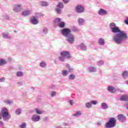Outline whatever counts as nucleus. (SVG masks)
<instances>
[{
    "label": "nucleus",
    "mask_w": 128,
    "mask_h": 128,
    "mask_svg": "<svg viewBox=\"0 0 128 128\" xmlns=\"http://www.w3.org/2000/svg\"><path fill=\"white\" fill-rule=\"evenodd\" d=\"M79 46L82 50H84V51L86 50V48H87L86 45H85L84 44L81 43L79 45Z\"/></svg>",
    "instance_id": "nucleus-22"
},
{
    "label": "nucleus",
    "mask_w": 128,
    "mask_h": 128,
    "mask_svg": "<svg viewBox=\"0 0 128 128\" xmlns=\"http://www.w3.org/2000/svg\"><path fill=\"white\" fill-rule=\"evenodd\" d=\"M20 128H26V123L23 122L19 126Z\"/></svg>",
    "instance_id": "nucleus-38"
},
{
    "label": "nucleus",
    "mask_w": 128,
    "mask_h": 128,
    "mask_svg": "<svg viewBox=\"0 0 128 128\" xmlns=\"http://www.w3.org/2000/svg\"><path fill=\"white\" fill-rule=\"evenodd\" d=\"M35 16L38 18H40L44 16V14H42V13H36L35 14Z\"/></svg>",
    "instance_id": "nucleus-39"
},
{
    "label": "nucleus",
    "mask_w": 128,
    "mask_h": 128,
    "mask_svg": "<svg viewBox=\"0 0 128 128\" xmlns=\"http://www.w3.org/2000/svg\"><path fill=\"white\" fill-rule=\"evenodd\" d=\"M120 100L122 102H128V96L122 95V96H121Z\"/></svg>",
    "instance_id": "nucleus-23"
},
{
    "label": "nucleus",
    "mask_w": 128,
    "mask_h": 128,
    "mask_svg": "<svg viewBox=\"0 0 128 128\" xmlns=\"http://www.w3.org/2000/svg\"><path fill=\"white\" fill-rule=\"evenodd\" d=\"M68 102H69L70 106H74V102L72 100H68Z\"/></svg>",
    "instance_id": "nucleus-45"
},
{
    "label": "nucleus",
    "mask_w": 128,
    "mask_h": 128,
    "mask_svg": "<svg viewBox=\"0 0 128 128\" xmlns=\"http://www.w3.org/2000/svg\"><path fill=\"white\" fill-rule=\"evenodd\" d=\"M39 20L38 18L35 16H33L30 18V22L32 24H38L39 22Z\"/></svg>",
    "instance_id": "nucleus-12"
},
{
    "label": "nucleus",
    "mask_w": 128,
    "mask_h": 128,
    "mask_svg": "<svg viewBox=\"0 0 128 128\" xmlns=\"http://www.w3.org/2000/svg\"><path fill=\"white\" fill-rule=\"evenodd\" d=\"M101 108L102 110H108V106L106 102L101 104Z\"/></svg>",
    "instance_id": "nucleus-25"
},
{
    "label": "nucleus",
    "mask_w": 128,
    "mask_h": 128,
    "mask_svg": "<svg viewBox=\"0 0 128 128\" xmlns=\"http://www.w3.org/2000/svg\"><path fill=\"white\" fill-rule=\"evenodd\" d=\"M0 88H1V87H0Z\"/></svg>",
    "instance_id": "nucleus-58"
},
{
    "label": "nucleus",
    "mask_w": 128,
    "mask_h": 128,
    "mask_svg": "<svg viewBox=\"0 0 128 128\" xmlns=\"http://www.w3.org/2000/svg\"><path fill=\"white\" fill-rule=\"evenodd\" d=\"M61 32L64 36L66 38L68 36H70V34H72V30L68 28H64L61 30Z\"/></svg>",
    "instance_id": "nucleus-5"
},
{
    "label": "nucleus",
    "mask_w": 128,
    "mask_h": 128,
    "mask_svg": "<svg viewBox=\"0 0 128 128\" xmlns=\"http://www.w3.org/2000/svg\"><path fill=\"white\" fill-rule=\"evenodd\" d=\"M90 102H91V104H94V106H96V104H98V102L96 100H91Z\"/></svg>",
    "instance_id": "nucleus-41"
},
{
    "label": "nucleus",
    "mask_w": 128,
    "mask_h": 128,
    "mask_svg": "<svg viewBox=\"0 0 128 128\" xmlns=\"http://www.w3.org/2000/svg\"><path fill=\"white\" fill-rule=\"evenodd\" d=\"M97 64L98 66H102V64H104V61L102 60H100L97 62Z\"/></svg>",
    "instance_id": "nucleus-43"
},
{
    "label": "nucleus",
    "mask_w": 128,
    "mask_h": 128,
    "mask_svg": "<svg viewBox=\"0 0 128 128\" xmlns=\"http://www.w3.org/2000/svg\"><path fill=\"white\" fill-rule=\"evenodd\" d=\"M40 6H44V8H46L50 6V3L46 1H40Z\"/></svg>",
    "instance_id": "nucleus-16"
},
{
    "label": "nucleus",
    "mask_w": 128,
    "mask_h": 128,
    "mask_svg": "<svg viewBox=\"0 0 128 128\" xmlns=\"http://www.w3.org/2000/svg\"><path fill=\"white\" fill-rule=\"evenodd\" d=\"M74 35L73 34H71L66 37V41L70 44H74Z\"/></svg>",
    "instance_id": "nucleus-6"
},
{
    "label": "nucleus",
    "mask_w": 128,
    "mask_h": 128,
    "mask_svg": "<svg viewBox=\"0 0 128 128\" xmlns=\"http://www.w3.org/2000/svg\"><path fill=\"white\" fill-rule=\"evenodd\" d=\"M98 14L100 16H106V14H108V11L104 9L100 8Z\"/></svg>",
    "instance_id": "nucleus-15"
},
{
    "label": "nucleus",
    "mask_w": 128,
    "mask_h": 128,
    "mask_svg": "<svg viewBox=\"0 0 128 128\" xmlns=\"http://www.w3.org/2000/svg\"><path fill=\"white\" fill-rule=\"evenodd\" d=\"M124 23L126 24H127V26H128V17L126 18L125 20Z\"/></svg>",
    "instance_id": "nucleus-50"
},
{
    "label": "nucleus",
    "mask_w": 128,
    "mask_h": 128,
    "mask_svg": "<svg viewBox=\"0 0 128 128\" xmlns=\"http://www.w3.org/2000/svg\"><path fill=\"white\" fill-rule=\"evenodd\" d=\"M65 66L68 70V72H72L74 70V68L70 66V64H66Z\"/></svg>",
    "instance_id": "nucleus-21"
},
{
    "label": "nucleus",
    "mask_w": 128,
    "mask_h": 128,
    "mask_svg": "<svg viewBox=\"0 0 128 128\" xmlns=\"http://www.w3.org/2000/svg\"><path fill=\"white\" fill-rule=\"evenodd\" d=\"M4 126V122H2V120H0V128H2Z\"/></svg>",
    "instance_id": "nucleus-51"
},
{
    "label": "nucleus",
    "mask_w": 128,
    "mask_h": 128,
    "mask_svg": "<svg viewBox=\"0 0 128 128\" xmlns=\"http://www.w3.org/2000/svg\"><path fill=\"white\" fill-rule=\"evenodd\" d=\"M40 68H46V62L44 61H41V62L40 63Z\"/></svg>",
    "instance_id": "nucleus-27"
},
{
    "label": "nucleus",
    "mask_w": 128,
    "mask_h": 128,
    "mask_svg": "<svg viewBox=\"0 0 128 128\" xmlns=\"http://www.w3.org/2000/svg\"><path fill=\"white\" fill-rule=\"evenodd\" d=\"M44 120H48V117H45L44 118Z\"/></svg>",
    "instance_id": "nucleus-53"
},
{
    "label": "nucleus",
    "mask_w": 128,
    "mask_h": 128,
    "mask_svg": "<svg viewBox=\"0 0 128 128\" xmlns=\"http://www.w3.org/2000/svg\"><path fill=\"white\" fill-rule=\"evenodd\" d=\"M98 44L100 46H104L106 44V42L103 38H100L98 39Z\"/></svg>",
    "instance_id": "nucleus-18"
},
{
    "label": "nucleus",
    "mask_w": 128,
    "mask_h": 128,
    "mask_svg": "<svg viewBox=\"0 0 128 128\" xmlns=\"http://www.w3.org/2000/svg\"><path fill=\"white\" fill-rule=\"evenodd\" d=\"M48 30L46 28H44L42 30V32L44 34H48Z\"/></svg>",
    "instance_id": "nucleus-34"
},
{
    "label": "nucleus",
    "mask_w": 128,
    "mask_h": 128,
    "mask_svg": "<svg viewBox=\"0 0 128 128\" xmlns=\"http://www.w3.org/2000/svg\"><path fill=\"white\" fill-rule=\"evenodd\" d=\"M2 36L4 38H6V40H10V38H12V36H10V33L8 32L2 33Z\"/></svg>",
    "instance_id": "nucleus-14"
},
{
    "label": "nucleus",
    "mask_w": 128,
    "mask_h": 128,
    "mask_svg": "<svg viewBox=\"0 0 128 128\" xmlns=\"http://www.w3.org/2000/svg\"><path fill=\"white\" fill-rule=\"evenodd\" d=\"M32 120L34 122H40V116L38 114H34L32 117Z\"/></svg>",
    "instance_id": "nucleus-11"
},
{
    "label": "nucleus",
    "mask_w": 128,
    "mask_h": 128,
    "mask_svg": "<svg viewBox=\"0 0 128 128\" xmlns=\"http://www.w3.org/2000/svg\"><path fill=\"white\" fill-rule=\"evenodd\" d=\"M31 88H32V90H34V88L33 87H32Z\"/></svg>",
    "instance_id": "nucleus-55"
},
{
    "label": "nucleus",
    "mask_w": 128,
    "mask_h": 128,
    "mask_svg": "<svg viewBox=\"0 0 128 128\" xmlns=\"http://www.w3.org/2000/svg\"><path fill=\"white\" fill-rule=\"evenodd\" d=\"M3 18L5 20H9V18H10V17L8 15H6V14L4 15L3 16Z\"/></svg>",
    "instance_id": "nucleus-47"
},
{
    "label": "nucleus",
    "mask_w": 128,
    "mask_h": 128,
    "mask_svg": "<svg viewBox=\"0 0 128 128\" xmlns=\"http://www.w3.org/2000/svg\"><path fill=\"white\" fill-rule=\"evenodd\" d=\"M0 112L2 114L4 120H10V118H12V116L10 114L8 109L6 108H2Z\"/></svg>",
    "instance_id": "nucleus-3"
},
{
    "label": "nucleus",
    "mask_w": 128,
    "mask_h": 128,
    "mask_svg": "<svg viewBox=\"0 0 128 128\" xmlns=\"http://www.w3.org/2000/svg\"><path fill=\"white\" fill-rule=\"evenodd\" d=\"M36 114H42V112L38 108L36 109Z\"/></svg>",
    "instance_id": "nucleus-42"
},
{
    "label": "nucleus",
    "mask_w": 128,
    "mask_h": 128,
    "mask_svg": "<svg viewBox=\"0 0 128 128\" xmlns=\"http://www.w3.org/2000/svg\"><path fill=\"white\" fill-rule=\"evenodd\" d=\"M60 56L58 57V60L62 62H66V58L70 60L72 58L70 52L67 50H64L60 52Z\"/></svg>",
    "instance_id": "nucleus-2"
},
{
    "label": "nucleus",
    "mask_w": 128,
    "mask_h": 128,
    "mask_svg": "<svg viewBox=\"0 0 128 128\" xmlns=\"http://www.w3.org/2000/svg\"><path fill=\"white\" fill-rule=\"evenodd\" d=\"M75 10L78 14H82L84 12V8L82 5H78L76 7Z\"/></svg>",
    "instance_id": "nucleus-9"
},
{
    "label": "nucleus",
    "mask_w": 128,
    "mask_h": 128,
    "mask_svg": "<svg viewBox=\"0 0 128 128\" xmlns=\"http://www.w3.org/2000/svg\"><path fill=\"white\" fill-rule=\"evenodd\" d=\"M122 78L124 80H126L128 78V71H124L122 73Z\"/></svg>",
    "instance_id": "nucleus-24"
},
{
    "label": "nucleus",
    "mask_w": 128,
    "mask_h": 128,
    "mask_svg": "<svg viewBox=\"0 0 128 128\" xmlns=\"http://www.w3.org/2000/svg\"><path fill=\"white\" fill-rule=\"evenodd\" d=\"M32 14V11L30 10H25L22 12V15H23L24 16H30Z\"/></svg>",
    "instance_id": "nucleus-19"
},
{
    "label": "nucleus",
    "mask_w": 128,
    "mask_h": 128,
    "mask_svg": "<svg viewBox=\"0 0 128 128\" xmlns=\"http://www.w3.org/2000/svg\"><path fill=\"white\" fill-rule=\"evenodd\" d=\"M109 28L112 32L116 34L113 36V40L116 44H122L124 42L128 40V36L126 33L124 31L120 30V28L116 26V23H110L109 24Z\"/></svg>",
    "instance_id": "nucleus-1"
},
{
    "label": "nucleus",
    "mask_w": 128,
    "mask_h": 128,
    "mask_svg": "<svg viewBox=\"0 0 128 128\" xmlns=\"http://www.w3.org/2000/svg\"><path fill=\"white\" fill-rule=\"evenodd\" d=\"M17 84H18V86H22V82H18L17 83Z\"/></svg>",
    "instance_id": "nucleus-52"
},
{
    "label": "nucleus",
    "mask_w": 128,
    "mask_h": 128,
    "mask_svg": "<svg viewBox=\"0 0 128 128\" xmlns=\"http://www.w3.org/2000/svg\"><path fill=\"white\" fill-rule=\"evenodd\" d=\"M127 110H128V106L126 107Z\"/></svg>",
    "instance_id": "nucleus-56"
},
{
    "label": "nucleus",
    "mask_w": 128,
    "mask_h": 128,
    "mask_svg": "<svg viewBox=\"0 0 128 128\" xmlns=\"http://www.w3.org/2000/svg\"><path fill=\"white\" fill-rule=\"evenodd\" d=\"M62 20L60 19V18H56L54 20V22H55V24H60V22Z\"/></svg>",
    "instance_id": "nucleus-40"
},
{
    "label": "nucleus",
    "mask_w": 128,
    "mask_h": 128,
    "mask_svg": "<svg viewBox=\"0 0 128 128\" xmlns=\"http://www.w3.org/2000/svg\"><path fill=\"white\" fill-rule=\"evenodd\" d=\"M4 0V2H6L7 0Z\"/></svg>",
    "instance_id": "nucleus-57"
},
{
    "label": "nucleus",
    "mask_w": 128,
    "mask_h": 128,
    "mask_svg": "<svg viewBox=\"0 0 128 128\" xmlns=\"http://www.w3.org/2000/svg\"><path fill=\"white\" fill-rule=\"evenodd\" d=\"M22 109L20 108H18L17 110H16V114L17 115H20V114H22Z\"/></svg>",
    "instance_id": "nucleus-37"
},
{
    "label": "nucleus",
    "mask_w": 128,
    "mask_h": 128,
    "mask_svg": "<svg viewBox=\"0 0 128 128\" xmlns=\"http://www.w3.org/2000/svg\"><path fill=\"white\" fill-rule=\"evenodd\" d=\"M22 10V6L20 4H15L13 6L14 12H20Z\"/></svg>",
    "instance_id": "nucleus-8"
},
{
    "label": "nucleus",
    "mask_w": 128,
    "mask_h": 128,
    "mask_svg": "<svg viewBox=\"0 0 128 128\" xmlns=\"http://www.w3.org/2000/svg\"><path fill=\"white\" fill-rule=\"evenodd\" d=\"M72 31L74 32H80V29L76 26H74L72 28Z\"/></svg>",
    "instance_id": "nucleus-36"
},
{
    "label": "nucleus",
    "mask_w": 128,
    "mask_h": 128,
    "mask_svg": "<svg viewBox=\"0 0 128 128\" xmlns=\"http://www.w3.org/2000/svg\"><path fill=\"white\" fill-rule=\"evenodd\" d=\"M68 74V70H64L62 71V76H66Z\"/></svg>",
    "instance_id": "nucleus-33"
},
{
    "label": "nucleus",
    "mask_w": 128,
    "mask_h": 128,
    "mask_svg": "<svg viewBox=\"0 0 128 128\" xmlns=\"http://www.w3.org/2000/svg\"><path fill=\"white\" fill-rule=\"evenodd\" d=\"M108 91L110 92H111L112 94H114L116 90H118L119 92H120V89H116L114 87L112 86H108Z\"/></svg>",
    "instance_id": "nucleus-13"
},
{
    "label": "nucleus",
    "mask_w": 128,
    "mask_h": 128,
    "mask_svg": "<svg viewBox=\"0 0 128 128\" xmlns=\"http://www.w3.org/2000/svg\"><path fill=\"white\" fill-rule=\"evenodd\" d=\"M77 22L79 24V26H82L86 22V20L83 18H79L77 20Z\"/></svg>",
    "instance_id": "nucleus-17"
},
{
    "label": "nucleus",
    "mask_w": 128,
    "mask_h": 128,
    "mask_svg": "<svg viewBox=\"0 0 128 128\" xmlns=\"http://www.w3.org/2000/svg\"><path fill=\"white\" fill-rule=\"evenodd\" d=\"M118 120L120 122H126V117L122 114H119L117 116Z\"/></svg>",
    "instance_id": "nucleus-10"
},
{
    "label": "nucleus",
    "mask_w": 128,
    "mask_h": 128,
    "mask_svg": "<svg viewBox=\"0 0 128 128\" xmlns=\"http://www.w3.org/2000/svg\"><path fill=\"white\" fill-rule=\"evenodd\" d=\"M88 71L89 72H96V69L94 66H90L88 68Z\"/></svg>",
    "instance_id": "nucleus-26"
},
{
    "label": "nucleus",
    "mask_w": 128,
    "mask_h": 128,
    "mask_svg": "<svg viewBox=\"0 0 128 128\" xmlns=\"http://www.w3.org/2000/svg\"><path fill=\"white\" fill-rule=\"evenodd\" d=\"M97 124H98V126H100L102 124L100 122H98L97 123Z\"/></svg>",
    "instance_id": "nucleus-54"
},
{
    "label": "nucleus",
    "mask_w": 128,
    "mask_h": 128,
    "mask_svg": "<svg viewBox=\"0 0 128 128\" xmlns=\"http://www.w3.org/2000/svg\"><path fill=\"white\" fill-rule=\"evenodd\" d=\"M62 2H64V4H68L70 2V0H62Z\"/></svg>",
    "instance_id": "nucleus-48"
},
{
    "label": "nucleus",
    "mask_w": 128,
    "mask_h": 128,
    "mask_svg": "<svg viewBox=\"0 0 128 128\" xmlns=\"http://www.w3.org/2000/svg\"><path fill=\"white\" fill-rule=\"evenodd\" d=\"M74 78H76V75L74 74H72L68 76V79L70 80H74Z\"/></svg>",
    "instance_id": "nucleus-30"
},
{
    "label": "nucleus",
    "mask_w": 128,
    "mask_h": 128,
    "mask_svg": "<svg viewBox=\"0 0 128 128\" xmlns=\"http://www.w3.org/2000/svg\"><path fill=\"white\" fill-rule=\"evenodd\" d=\"M65 26H66V24L64 22H60L58 24V26L59 28H64Z\"/></svg>",
    "instance_id": "nucleus-32"
},
{
    "label": "nucleus",
    "mask_w": 128,
    "mask_h": 128,
    "mask_svg": "<svg viewBox=\"0 0 128 128\" xmlns=\"http://www.w3.org/2000/svg\"><path fill=\"white\" fill-rule=\"evenodd\" d=\"M6 64V61L4 59L0 58V66H4V64Z\"/></svg>",
    "instance_id": "nucleus-31"
},
{
    "label": "nucleus",
    "mask_w": 128,
    "mask_h": 128,
    "mask_svg": "<svg viewBox=\"0 0 128 128\" xmlns=\"http://www.w3.org/2000/svg\"><path fill=\"white\" fill-rule=\"evenodd\" d=\"M16 76L18 78H21L22 76H24V72L22 71H18L16 72Z\"/></svg>",
    "instance_id": "nucleus-29"
},
{
    "label": "nucleus",
    "mask_w": 128,
    "mask_h": 128,
    "mask_svg": "<svg viewBox=\"0 0 128 128\" xmlns=\"http://www.w3.org/2000/svg\"><path fill=\"white\" fill-rule=\"evenodd\" d=\"M4 80H6V78L4 77L0 78V82H4Z\"/></svg>",
    "instance_id": "nucleus-46"
},
{
    "label": "nucleus",
    "mask_w": 128,
    "mask_h": 128,
    "mask_svg": "<svg viewBox=\"0 0 128 128\" xmlns=\"http://www.w3.org/2000/svg\"><path fill=\"white\" fill-rule=\"evenodd\" d=\"M116 126V119L114 118H110L108 121L106 122L105 127L106 128H112Z\"/></svg>",
    "instance_id": "nucleus-4"
},
{
    "label": "nucleus",
    "mask_w": 128,
    "mask_h": 128,
    "mask_svg": "<svg viewBox=\"0 0 128 128\" xmlns=\"http://www.w3.org/2000/svg\"><path fill=\"white\" fill-rule=\"evenodd\" d=\"M50 88H51V90H54V88H56V86L55 85L52 84L50 86Z\"/></svg>",
    "instance_id": "nucleus-49"
},
{
    "label": "nucleus",
    "mask_w": 128,
    "mask_h": 128,
    "mask_svg": "<svg viewBox=\"0 0 128 128\" xmlns=\"http://www.w3.org/2000/svg\"><path fill=\"white\" fill-rule=\"evenodd\" d=\"M92 105L90 102H88L86 104V106L87 108H92Z\"/></svg>",
    "instance_id": "nucleus-35"
},
{
    "label": "nucleus",
    "mask_w": 128,
    "mask_h": 128,
    "mask_svg": "<svg viewBox=\"0 0 128 128\" xmlns=\"http://www.w3.org/2000/svg\"><path fill=\"white\" fill-rule=\"evenodd\" d=\"M56 96V92H51V96L52 98H54V96Z\"/></svg>",
    "instance_id": "nucleus-44"
},
{
    "label": "nucleus",
    "mask_w": 128,
    "mask_h": 128,
    "mask_svg": "<svg viewBox=\"0 0 128 128\" xmlns=\"http://www.w3.org/2000/svg\"><path fill=\"white\" fill-rule=\"evenodd\" d=\"M82 112L80 110H78V111L75 112L73 116L76 118H78V116H82Z\"/></svg>",
    "instance_id": "nucleus-20"
},
{
    "label": "nucleus",
    "mask_w": 128,
    "mask_h": 128,
    "mask_svg": "<svg viewBox=\"0 0 128 128\" xmlns=\"http://www.w3.org/2000/svg\"><path fill=\"white\" fill-rule=\"evenodd\" d=\"M62 8H64V4L62 2H59L56 8V10L58 14H60L62 12Z\"/></svg>",
    "instance_id": "nucleus-7"
},
{
    "label": "nucleus",
    "mask_w": 128,
    "mask_h": 128,
    "mask_svg": "<svg viewBox=\"0 0 128 128\" xmlns=\"http://www.w3.org/2000/svg\"><path fill=\"white\" fill-rule=\"evenodd\" d=\"M3 102H4V104H6L10 105L12 104L14 102V101H12V100H8V99H6L3 101Z\"/></svg>",
    "instance_id": "nucleus-28"
}]
</instances>
